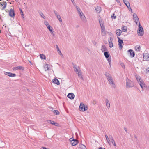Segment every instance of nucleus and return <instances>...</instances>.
<instances>
[{"label":"nucleus","instance_id":"nucleus-1","mask_svg":"<svg viewBox=\"0 0 149 149\" xmlns=\"http://www.w3.org/2000/svg\"><path fill=\"white\" fill-rule=\"evenodd\" d=\"M137 33L139 36H143L144 33L143 29L142 26L141 25L140 23H139V28Z\"/></svg>","mask_w":149,"mask_h":149},{"label":"nucleus","instance_id":"nucleus-2","mask_svg":"<svg viewBox=\"0 0 149 149\" xmlns=\"http://www.w3.org/2000/svg\"><path fill=\"white\" fill-rule=\"evenodd\" d=\"M134 86V84L133 82L128 78L126 79V87L129 88L133 87Z\"/></svg>","mask_w":149,"mask_h":149},{"label":"nucleus","instance_id":"nucleus-3","mask_svg":"<svg viewBox=\"0 0 149 149\" xmlns=\"http://www.w3.org/2000/svg\"><path fill=\"white\" fill-rule=\"evenodd\" d=\"M104 55L105 58L108 61L109 64L110 65L111 60L109 53L107 52H104Z\"/></svg>","mask_w":149,"mask_h":149},{"label":"nucleus","instance_id":"nucleus-4","mask_svg":"<svg viewBox=\"0 0 149 149\" xmlns=\"http://www.w3.org/2000/svg\"><path fill=\"white\" fill-rule=\"evenodd\" d=\"M117 38L118 39V45L121 49H122L123 45V40L121 39L118 37H117Z\"/></svg>","mask_w":149,"mask_h":149},{"label":"nucleus","instance_id":"nucleus-5","mask_svg":"<svg viewBox=\"0 0 149 149\" xmlns=\"http://www.w3.org/2000/svg\"><path fill=\"white\" fill-rule=\"evenodd\" d=\"M112 40L113 39L111 37H110L109 38L108 40L109 45L110 48L112 47L113 45V44L112 42Z\"/></svg>","mask_w":149,"mask_h":149},{"label":"nucleus","instance_id":"nucleus-6","mask_svg":"<svg viewBox=\"0 0 149 149\" xmlns=\"http://www.w3.org/2000/svg\"><path fill=\"white\" fill-rule=\"evenodd\" d=\"M108 81L112 88H115L116 85L112 79Z\"/></svg>","mask_w":149,"mask_h":149},{"label":"nucleus","instance_id":"nucleus-7","mask_svg":"<svg viewBox=\"0 0 149 149\" xmlns=\"http://www.w3.org/2000/svg\"><path fill=\"white\" fill-rule=\"evenodd\" d=\"M9 15L10 17H14L15 13L13 9H10L9 12Z\"/></svg>","mask_w":149,"mask_h":149},{"label":"nucleus","instance_id":"nucleus-8","mask_svg":"<svg viewBox=\"0 0 149 149\" xmlns=\"http://www.w3.org/2000/svg\"><path fill=\"white\" fill-rule=\"evenodd\" d=\"M105 75L108 81L112 79V76H111V75L109 73L107 72H105Z\"/></svg>","mask_w":149,"mask_h":149},{"label":"nucleus","instance_id":"nucleus-9","mask_svg":"<svg viewBox=\"0 0 149 149\" xmlns=\"http://www.w3.org/2000/svg\"><path fill=\"white\" fill-rule=\"evenodd\" d=\"M143 58L146 61H149V54L148 53L144 54Z\"/></svg>","mask_w":149,"mask_h":149},{"label":"nucleus","instance_id":"nucleus-10","mask_svg":"<svg viewBox=\"0 0 149 149\" xmlns=\"http://www.w3.org/2000/svg\"><path fill=\"white\" fill-rule=\"evenodd\" d=\"M78 141L76 139H72L71 141V144L73 146H75L77 144Z\"/></svg>","mask_w":149,"mask_h":149},{"label":"nucleus","instance_id":"nucleus-11","mask_svg":"<svg viewBox=\"0 0 149 149\" xmlns=\"http://www.w3.org/2000/svg\"><path fill=\"white\" fill-rule=\"evenodd\" d=\"M67 97L71 99H73L74 98L75 95L73 93H70L67 95Z\"/></svg>","mask_w":149,"mask_h":149},{"label":"nucleus","instance_id":"nucleus-12","mask_svg":"<svg viewBox=\"0 0 149 149\" xmlns=\"http://www.w3.org/2000/svg\"><path fill=\"white\" fill-rule=\"evenodd\" d=\"M128 52L130 53V57H134L135 53L133 50L130 49L128 51Z\"/></svg>","mask_w":149,"mask_h":149},{"label":"nucleus","instance_id":"nucleus-13","mask_svg":"<svg viewBox=\"0 0 149 149\" xmlns=\"http://www.w3.org/2000/svg\"><path fill=\"white\" fill-rule=\"evenodd\" d=\"M5 74L11 77H15L16 75L15 74H13L10 72H6Z\"/></svg>","mask_w":149,"mask_h":149},{"label":"nucleus","instance_id":"nucleus-14","mask_svg":"<svg viewBox=\"0 0 149 149\" xmlns=\"http://www.w3.org/2000/svg\"><path fill=\"white\" fill-rule=\"evenodd\" d=\"M24 70V68L21 66H19L17 67H15L13 68V70Z\"/></svg>","mask_w":149,"mask_h":149},{"label":"nucleus","instance_id":"nucleus-15","mask_svg":"<svg viewBox=\"0 0 149 149\" xmlns=\"http://www.w3.org/2000/svg\"><path fill=\"white\" fill-rule=\"evenodd\" d=\"M47 122L48 123H50L51 124L53 125L56 126H57L58 125V123L55 122L54 121L51 120H47Z\"/></svg>","mask_w":149,"mask_h":149},{"label":"nucleus","instance_id":"nucleus-16","mask_svg":"<svg viewBox=\"0 0 149 149\" xmlns=\"http://www.w3.org/2000/svg\"><path fill=\"white\" fill-rule=\"evenodd\" d=\"M123 1L124 3V4L126 5V6H127V7L128 8H129V7H130V8L131 10V8L130 4L129 2L127 1V0H123Z\"/></svg>","mask_w":149,"mask_h":149},{"label":"nucleus","instance_id":"nucleus-17","mask_svg":"<svg viewBox=\"0 0 149 149\" xmlns=\"http://www.w3.org/2000/svg\"><path fill=\"white\" fill-rule=\"evenodd\" d=\"M80 17V18L81 19V20L84 22H86V18L85 17L83 14L82 15H81L79 16Z\"/></svg>","mask_w":149,"mask_h":149},{"label":"nucleus","instance_id":"nucleus-18","mask_svg":"<svg viewBox=\"0 0 149 149\" xmlns=\"http://www.w3.org/2000/svg\"><path fill=\"white\" fill-rule=\"evenodd\" d=\"M84 104H82V103H81L79 107V109L80 111H84L83 110H84Z\"/></svg>","mask_w":149,"mask_h":149},{"label":"nucleus","instance_id":"nucleus-19","mask_svg":"<svg viewBox=\"0 0 149 149\" xmlns=\"http://www.w3.org/2000/svg\"><path fill=\"white\" fill-rule=\"evenodd\" d=\"M0 4H1V6H3L2 8V10L6 8L7 5L5 1L3 3H1V2H0Z\"/></svg>","mask_w":149,"mask_h":149},{"label":"nucleus","instance_id":"nucleus-20","mask_svg":"<svg viewBox=\"0 0 149 149\" xmlns=\"http://www.w3.org/2000/svg\"><path fill=\"white\" fill-rule=\"evenodd\" d=\"M105 102L106 103V105L107 107L109 109L110 107V105L109 100L108 99H106L105 100Z\"/></svg>","mask_w":149,"mask_h":149},{"label":"nucleus","instance_id":"nucleus-21","mask_svg":"<svg viewBox=\"0 0 149 149\" xmlns=\"http://www.w3.org/2000/svg\"><path fill=\"white\" fill-rule=\"evenodd\" d=\"M122 32V31L119 29H117L116 30V34L117 36H120L121 35Z\"/></svg>","mask_w":149,"mask_h":149},{"label":"nucleus","instance_id":"nucleus-22","mask_svg":"<svg viewBox=\"0 0 149 149\" xmlns=\"http://www.w3.org/2000/svg\"><path fill=\"white\" fill-rule=\"evenodd\" d=\"M53 82L57 85H59L60 84L59 81L58 79L56 78H55L53 79Z\"/></svg>","mask_w":149,"mask_h":149},{"label":"nucleus","instance_id":"nucleus-23","mask_svg":"<svg viewBox=\"0 0 149 149\" xmlns=\"http://www.w3.org/2000/svg\"><path fill=\"white\" fill-rule=\"evenodd\" d=\"M101 50H102V52H106V51H107V50L106 47H105V45H102L101 49Z\"/></svg>","mask_w":149,"mask_h":149},{"label":"nucleus","instance_id":"nucleus-24","mask_svg":"<svg viewBox=\"0 0 149 149\" xmlns=\"http://www.w3.org/2000/svg\"><path fill=\"white\" fill-rule=\"evenodd\" d=\"M121 29L123 32H126L127 31V27L126 26H123Z\"/></svg>","mask_w":149,"mask_h":149},{"label":"nucleus","instance_id":"nucleus-25","mask_svg":"<svg viewBox=\"0 0 149 149\" xmlns=\"http://www.w3.org/2000/svg\"><path fill=\"white\" fill-rule=\"evenodd\" d=\"M135 77L138 83H139L140 81L142 82L143 81L140 76L136 75Z\"/></svg>","mask_w":149,"mask_h":149},{"label":"nucleus","instance_id":"nucleus-26","mask_svg":"<svg viewBox=\"0 0 149 149\" xmlns=\"http://www.w3.org/2000/svg\"><path fill=\"white\" fill-rule=\"evenodd\" d=\"M99 22L101 28V29H105L104 26V24L102 23L103 22H102V21H100V20H99Z\"/></svg>","mask_w":149,"mask_h":149},{"label":"nucleus","instance_id":"nucleus-27","mask_svg":"<svg viewBox=\"0 0 149 149\" xmlns=\"http://www.w3.org/2000/svg\"><path fill=\"white\" fill-rule=\"evenodd\" d=\"M139 83L142 88H143L144 87H145V84L143 81L142 82L140 81Z\"/></svg>","mask_w":149,"mask_h":149},{"label":"nucleus","instance_id":"nucleus-28","mask_svg":"<svg viewBox=\"0 0 149 149\" xmlns=\"http://www.w3.org/2000/svg\"><path fill=\"white\" fill-rule=\"evenodd\" d=\"M79 146L80 149H86V146L83 144H80L79 145Z\"/></svg>","mask_w":149,"mask_h":149},{"label":"nucleus","instance_id":"nucleus-29","mask_svg":"<svg viewBox=\"0 0 149 149\" xmlns=\"http://www.w3.org/2000/svg\"><path fill=\"white\" fill-rule=\"evenodd\" d=\"M133 19L134 20V21L136 24H137L138 22H139V23H140L139 22V19L138 17L133 18Z\"/></svg>","mask_w":149,"mask_h":149},{"label":"nucleus","instance_id":"nucleus-30","mask_svg":"<svg viewBox=\"0 0 149 149\" xmlns=\"http://www.w3.org/2000/svg\"><path fill=\"white\" fill-rule=\"evenodd\" d=\"M49 67V65L48 64H46L44 67V68L45 69V70L46 71V70H48Z\"/></svg>","mask_w":149,"mask_h":149},{"label":"nucleus","instance_id":"nucleus-31","mask_svg":"<svg viewBox=\"0 0 149 149\" xmlns=\"http://www.w3.org/2000/svg\"><path fill=\"white\" fill-rule=\"evenodd\" d=\"M135 49L136 51H139L140 50V47L139 45H137L135 47Z\"/></svg>","mask_w":149,"mask_h":149},{"label":"nucleus","instance_id":"nucleus-32","mask_svg":"<svg viewBox=\"0 0 149 149\" xmlns=\"http://www.w3.org/2000/svg\"><path fill=\"white\" fill-rule=\"evenodd\" d=\"M73 68L74 69V70H75L80 69L79 67V66L77 67V66L76 65L73 64Z\"/></svg>","mask_w":149,"mask_h":149},{"label":"nucleus","instance_id":"nucleus-33","mask_svg":"<svg viewBox=\"0 0 149 149\" xmlns=\"http://www.w3.org/2000/svg\"><path fill=\"white\" fill-rule=\"evenodd\" d=\"M40 56L41 59H45L46 57L45 55L43 54H40Z\"/></svg>","mask_w":149,"mask_h":149},{"label":"nucleus","instance_id":"nucleus-34","mask_svg":"<svg viewBox=\"0 0 149 149\" xmlns=\"http://www.w3.org/2000/svg\"><path fill=\"white\" fill-rule=\"evenodd\" d=\"M56 17L60 22H62V19L59 15H57V16H56Z\"/></svg>","mask_w":149,"mask_h":149},{"label":"nucleus","instance_id":"nucleus-35","mask_svg":"<svg viewBox=\"0 0 149 149\" xmlns=\"http://www.w3.org/2000/svg\"><path fill=\"white\" fill-rule=\"evenodd\" d=\"M95 9L97 12L98 13H100L101 11V8L99 6L97 7Z\"/></svg>","mask_w":149,"mask_h":149},{"label":"nucleus","instance_id":"nucleus-36","mask_svg":"<svg viewBox=\"0 0 149 149\" xmlns=\"http://www.w3.org/2000/svg\"><path fill=\"white\" fill-rule=\"evenodd\" d=\"M105 29H102L101 31V34L103 36H104L106 35V33L105 32Z\"/></svg>","mask_w":149,"mask_h":149},{"label":"nucleus","instance_id":"nucleus-37","mask_svg":"<svg viewBox=\"0 0 149 149\" xmlns=\"http://www.w3.org/2000/svg\"><path fill=\"white\" fill-rule=\"evenodd\" d=\"M77 74H78V76L79 77H81L82 79L83 78L82 76L81 72L80 70L79 72L77 73Z\"/></svg>","mask_w":149,"mask_h":149},{"label":"nucleus","instance_id":"nucleus-38","mask_svg":"<svg viewBox=\"0 0 149 149\" xmlns=\"http://www.w3.org/2000/svg\"><path fill=\"white\" fill-rule=\"evenodd\" d=\"M39 12L40 13V15L41 16V17H42L44 19L45 18V16L43 14V13L42 12L40 11V12Z\"/></svg>","mask_w":149,"mask_h":149},{"label":"nucleus","instance_id":"nucleus-39","mask_svg":"<svg viewBox=\"0 0 149 149\" xmlns=\"http://www.w3.org/2000/svg\"><path fill=\"white\" fill-rule=\"evenodd\" d=\"M54 114L56 115H59L60 114V113L59 111L57 110H54Z\"/></svg>","mask_w":149,"mask_h":149},{"label":"nucleus","instance_id":"nucleus-40","mask_svg":"<svg viewBox=\"0 0 149 149\" xmlns=\"http://www.w3.org/2000/svg\"><path fill=\"white\" fill-rule=\"evenodd\" d=\"M47 29L49 30L50 31H51L52 30H53V28L51 27L50 25L49 26H48L47 27Z\"/></svg>","mask_w":149,"mask_h":149},{"label":"nucleus","instance_id":"nucleus-41","mask_svg":"<svg viewBox=\"0 0 149 149\" xmlns=\"http://www.w3.org/2000/svg\"><path fill=\"white\" fill-rule=\"evenodd\" d=\"M105 136L107 142L109 143L110 140L108 138V137L107 135H105Z\"/></svg>","mask_w":149,"mask_h":149},{"label":"nucleus","instance_id":"nucleus-42","mask_svg":"<svg viewBox=\"0 0 149 149\" xmlns=\"http://www.w3.org/2000/svg\"><path fill=\"white\" fill-rule=\"evenodd\" d=\"M44 24L45 25H46L47 27L48 26H49V24L48 22L47 21H44Z\"/></svg>","mask_w":149,"mask_h":149},{"label":"nucleus","instance_id":"nucleus-43","mask_svg":"<svg viewBox=\"0 0 149 149\" xmlns=\"http://www.w3.org/2000/svg\"><path fill=\"white\" fill-rule=\"evenodd\" d=\"M20 12L21 15L23 18H24V14H23V11L21 9H20Z\"/></svg>","mask_w":149,"mask_h":149},{"label":"nucleus","instance_id":"nucleus-44","mask_svg":"<svg viewBox=\"0 0 149 149\" xmlns=\"http://www.w3.org/2000/svg\"><path fill=\"white\" fill-rule=\"evenodd\" d=\"M79 15H83V13L81 10H79V11L78 12Z\"/></svg>","mask_w":149,"mask_h":149},{"label":"nucleus","instance_id":"nucleus-45","mask_svg":"<svg viewBox=\"0 0 149 149\" xmlns=\"http://www.w3.org/2000/svg\"><path fill=\"white\" fill-rule=\"evenodd\" d=\"M111 18L112 19L114 18L115 19L116 18V16H114V14L113 13L112 15Z\"/></svg>","mask_w":149,"mask_h":149},{"label":"nucleus","instance_id":"nucleus-46","mask_svg":"<svg viewBox=\"0 0 149 149\" xmlns=\"http://www.w3.org/2000/svg\"><path fill=\"white\" fill-rule=\"evenodd\" d=\"M111 143H112V144L114 145V146H116V143L114 140L112 139V141H111Z\"/></svg>","mask_w":149,"mask_h":149},{"label":"nucleus","instance_id":"nucleus-47","mask_svg":"<svg viewBox=\"0 0 149 149\" xmlns=\"http://www.w3.org/2000/svg\"><path fill=\"white\" fill-rule=\"evenodd\" d=\"M92 42L94 45H96L97 44V42L95 40L92 41Z\"/></svg>","mask_w":149,"mask_h":149},{"label":"nucleus","instance_id":"nucleus-48","mask_svg":"<svg viewBox=\"0 0 149 149\" xmlns=\"http://www.w3.org/2000/svg\"><path fill=\"white\" fill-rule=\"evenodd\" d=\"M54 13L56 16H57V15H59L58 14L57 12L56 11V10H54Z\"/></svg>","mask_w":149,"mask_h":149},{"label":"nucleus","instance_id":"nucleus-49","mask_svg":"<svg viewBox=\"0 0 149 149\" xmlns=\"http://www.w3.org/2000/svg\"><path fill=\"white\" fill-rule=\"evenodd\" d=\"M88 109V107L87 106H84V110H83V111H85L86 110H87Z\"/></svg>","mask_w":149,"mask_h":149},{"label":"nucleus","instance_id":"nucleus-50","mask_svg":"<svg viewBox=\"0 0 149 149\" xmlns=\"http://www.w3.org/2000/svg\"><path fill=\"white\" fill-rule=\"evenodd\" d=\"M56 48L57 49V51H59L60 49H59V48L58 46L57 45H56Z\"/></svg>","mask_w":149,"mask_h":149},{"label":"nucleus","instance_id":"nucleus-51","mask_svg":"<svg viewBox=\"0 0 149 149\" xmlns=\"http://www.w3.org/2000/svg\"><path fill=\"white\" fill-rule=\"evenodd\" d=\"M146 73H149V68H147L146 70Z\"/></svg>","mask_w":149,"mask_h":149},{"label":"nucleus","instance_id":"nucleus-52","mask_svg":"<svg viewBox=\"0 0 149 149\" xmlns=\"http://www.w3.org/2000/svg\"><path fill=\"white\" fill-rule=\"evenodd\" d=\"M138 17L137 15L136 14L134 13L133 15V18H135Z\"/></svg>","mask_w":149,"mask_h":149},{"label":"nucleus","instance_id":"nucleus-53","mask_svg":"<svg viewBox=\"0 0 149 149\" xmlns=\"http://www.w3.org/2000/svg\"><path fill=\"white\" fill-rule=\"evenodd\" d=\"M121 65L123 68H125V66L123 63H121Z\"/></svg>","mask_w":149,"mask_h":149},{"label":"nucleus","instance_id":"nucleus-54","mask_svg":"<svg viewBox=\"0 0 149 149\" xmlns=\"http://www.w3.org/2000/svg\"><path fill=\"white\" fill-rule=\"evenodd\" d=\"M77 73L79 72L80 70H79V69L74 70Z\"/></svg>","mask_w":149,"mask_h":149},{"label":"nucleus","instance_id":"nucleus-55","mask_svg":"<svg viewBox=\"0 0 149 149\" xmlns=\"http://www.w3.org/2000/svg\"><path fill=\"white\" fill-rule=\"evenodd\" d=\"M59 51V52H58V54H60L61 55V56H63V54L61 53V51H60V50L59 51Z\"/></svg>","mask_w":149,"mask_h":149},{"label":"nucleus","instance_id":"nucleus-56","mask_svg":"<svg viewBox=\"0 0 149 149\" xmlns=\"http://www.w3.org/2000/svg\"><path fill=\"white\" fill-rule=\"evenodd\" d=\"M51 34L54 36L55 35V34L53 33V31H52V30L51 31H50Z\"/></svg>","mask_w":149,"mask_h":149},{"label":"nucleus","instance_id":"nucleus-57","mask_svg":"<svg viewBox=\"0 0 149 149\" xmlns=\"http://www.w3.org/2000/svg\"><path fill=\"white\" fill-rule=\"evenodd\" d=\"M109 137L110 139L111 140V141H112V139L114 140L113 138L111 136H109Z\"/></svg>","mask_w":149,"mask_h":149},{"label":"nucleus","instance_id":"nucleus-58","mask_svg":"<svg viewBox=\"0 0 149 149\" xmlns=\"http://www.w3.org/2000/svg\"><path fill=\"white\" fill-rule=\"evenodd\" d=\"M124 130L125 131V132H127V129L126 127H124Z\"/></svg>","mask_w":149,"mask_h":149},{"label":"nucleus","instance_id":"nucleus-59","mask_svg":"<svg viewBox=\"0 0 149 149\" xmlns=\"http://www.w3.org/2000/svg\"><path fill=\"white\" fill-rule=\"evenodd\" d=\"M41 148H42V149H48V148H46V147H41Z\"/></svg>","mask_w":149,"mask_h":149},{"label":"nucleus","instance_id":"nucleus-60","mask_svg":"<svg viewBox=\"0 0 149 149\" xmlns=\"http://www.w3.org/2000/svg\"><path fill=\"white\" fill-rule=\"evenodd\" d=\"M71 1L72 2V3L73 4H75V3L74 2V0H71Z\"/></svg>","mask_w":149,"mask_h":149},{"label":"nucleus","instance_id":"nucleus-61","mask_svg":"<svg viewBox=\"0 0 149 149\" xmlns=\"http://www.w3.org/2000/svg\"><path fill=\"white\" fill-rule=\"evenodd\" d=\"M50 108L52 109V111H53V112H54V110L53 108L52 107H50Z\"/></svg>","mask_w":149,"mask_h":149},{"label":"nucleus","instance_id":"nucleus-62","mask_svg":"<svg viewBox=\"0 0 149 149\" xmlns=\"http://www.w3.org/2000/svg\"><path fill=\"white\" fill-rule=\"evenodd\" d=\"M72 139H73L72 138H70V139H69V140H70V143H71V140H72Z\"/></svg>","mask_w":149,"mask_h":149},{"label":"nucleus","instance_id":"nucleus-63","mask_svg":"<svg viewBox=\"0 0 149 149\" xmlns=\"http://www.w3.org/2000/svg\"><path fill=\"white\" fill-rule=\"evenodd\" d=\"M98 149H105V148H103L100 147Z\"/></svg>","mask_w":149,"mask_h":149},{"label":"nucleus","instance_id":"nucleus-64","mask_svg":"<svg viewBox=\"0 0 149 149\" xmlns=\"http://www.w3.org/2000/svg\"><path fill=\"white\" fill-rule=\"evenodd\" d=\"M116 1L118 2V3H120V1H119V0H116Z\"/></svg>","mask_w":149,"mask_h":149}]
</instances>
